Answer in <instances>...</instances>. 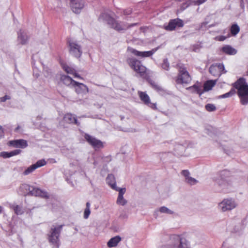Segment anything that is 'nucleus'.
<instances>
[{
  "instance_id": "obj_1",
  "label": "nucleus",
  "mask_w": 248,
  "mask_h": 248,
  "mask_svg": "<svg viewBox=\"0 0 248 248\" xmlns=\"http://www.w3.org/2000/svg\"><path fill=\"white\" fill-rule=\"evenodd\" d=\"M232 87L237 90L240 103L243 105L248 104V84L244 78H240L232 83Z\"/></svg>"
},
{
  "instance_id": "obj_2",
  "label": "nucleus",
  "mask_w": 248,
  "mask_h": 248,
  "mask_svg": "<svg viewBox=\"0 0 248 248\" xmlns=\"http://www.w3.org/2000/svg\"><path fill=\"white\" fill-rule=\"evenodd\" d=\"M170 241L169 244L162 245L158 248H191L189 242L182 236L173 235L170 237Z\"/></svg>"
},
{
  "instance_id": "obj_3",
  "label": "nucleus",
  "mask_w": 248,
  "mask_h": 248,
  "mask_svg": "<svg viewBox=\"0 0 248 248\" xmlns=\"http://www.w3.org/2000/svg\"><path fill=\"white\" fill-rule=\"evenodd\" d=\"M126 62L130 68L139 73L141 77L146 79H148L149 75L147 72V69L140 61L133 57H130L127 58Z\"/></svg>"
},
{
  "instance_id": "obj_4",
  "label": "nucleus",
  "mask_w": 248,
  "mask_h": 248,
  "mask_svg": "<svg viewBox=\"0 0 248 248\" xmlns=\"http://www.w3.org/2000/svg\"><path fill=\"white\" fill-rule=\"evenodd\" d=\"M177 66L179 68V73L176 78V82L179 84L189 83L191 80V78L186 68L182 64H178Z\"/></svg>"
},
{
  "instance_id": "obj_5",
  "label": "nucleus",
  "mask_w": 248,
  "mask_h": 248,
  "mask_svg": "<svg viewBox=\"0 0 248 248\" xmlns=\"http://www.w3.org/2000/svg\"><path fill=\"white\" fill-rule=\"evenodd\" d=\"M68 46L71 55L77 59L80 58L82 54V47L77 41L69 40L68 41Z\"/></svg>"
},
{
  "instance_id": "obj_6",
  "label": "nucleus",
  "mask_w": 248,
  "mask_h": 248,
  "mask_svg": "<svg viewBox=\"0 0 248 248\" xmlns=\"http://www.w3.org/2000/svg\"><path fill=\"white\" fill-rule=\"evenodd\" d=\"M63 225H60L57 227L51 228L50 231V234L48 235L49 242L53 245L59 246V237L62 230Z\"/></svg>"
},
{
  "instance_id": "obj_7",
  "label": "nucleus",
  "mask_w": 248,
  "mask_h": 248,
  "mask_svg": "<svg viewBox=\"0 0 248 248\" xmlns=\"http://www.w3.org/2000/svg\"><path fill=\"white\" fill-rule=\"evenodd\" d=\"M238 204L236 201L232 198L224 199L219 203L218 207L219 210L223 212L229 211L236 208Z\"/></svg>"
},
{
  "instance_id": "obj_8",
  "label": "nucleus",
  "mask_w": 248,
  "mask_h": 248,
  "mask_svg": "<svg viewBox=\"0 0 248 248\" xmlns=\"http://www.w3.org/2000/svg\"><path fill=\"white\" fill-rule=\"evenodd\" d=\"M110 20H111L109 21L110 24L109 25H110L112 28L118 31L126 30L128 28L138 25L139 24L138 23L128 24L125 22L117 21L114 18Z\"/></svg>"
},
{
  "instance_id": "obj_9",
  "label": "nucleus",
  "mask_w": 248,
  "mask_h": 248,
  "mask_svg": "<svg viewBox=\"0 0 248 248\" xmlns=\"http://www.w3.org/2000/svg\"><path fill=\"white\" fill-rule=\"evenodd\" d=\"M184 25V21L179 18L170 19L167 25L164 26V29L168 31H172L177 28H182Z\"/></svg>"
},
{
  "instance_id": "obj_10",
  "label": "nucleus",
  "mask_w": 248,
  "mask_h": 248,
  "mask_svg": "<svg viewBox=\"0 0 248 248\" xmlns=\"http://www.w3.org/2000/svg\"><path fill=\"white\" fill-rule=\"evenodd\" d=\"M84 137L87 142L94 149H97L103 147V143L100 140H97L93 136L86 133Z\"/></svg>"
},
{
  "instance_id": "obj_11",
  "label": "nucleus",
  "mask_w": 248,
  "mask_h": 248,
  "mask_svg": "<svg viewBox=\"0 0 248 248\" xmlns=\"http://www.w3.org/2000/svg\"><path fill=\"white\" fill-rule=\"evenodd\" d=\"M231 173L229 170H224L220 171L218 183L219 185H225L229 184L231 181Z\"/></svg>"
},
{
  "instance_id": "obj_12",
  "label": "nucleus",
  "mask_w": 248,
  "mask_h": 248,
  "mask_svg": "<svg viewBox=\"0 0 248 248\" xmlns=\"http://www.w3.org/2000/svg\"><path fill=\"white\" fill-rule=\"evenodd\" d=\"M158 48H155L148 51H139L133 48L128 47V50H129L135 56L141 57H149L153 55L155 51L157 50Z\"/></svg>"
},
{
  "instance_id": "obj_13",
  "label": "nucleus",
  "mask_w": 248,
  "mask_h": 248,
  "mask_svg": "<svg viewBox=\"0 0 248 248\" xmlns=\"http://www.w3.org/2000/svg\"><path fill=\"white\" fill-rule=\"evenodd\" d=\"M138 93L140 100L144 103V104L154 109H156L157 108L156 103H153L151 102L150 97L146 93L142 92H139Z\"/></svg>"
},
{
  "instance_id": "obj_14",
  "label": "nucleus",
  "mask_w": 248,
  "mask_h": 248,
  "mask_svg": "<svg viewBox=\"0 0 248 248\" xmlns=\"http://www.w3.org/2000/svg\"><path fill=\"white\" fill-rule=\"evenodd\" d=\"M46 164V162L45 159H41L37 161L35 164L31 165L29 167L24 171L23 174L25 175H27L32 172H33L36 169L42 167Z\"/></svg>"
},
{
  "instance_id": "obj_15",
  "label": "nucleus",
  "mask_w": 248,
  "mask_h": 248,
  "mask_svg": "<svg viewBox=\"0 0 248 248\" xmlns=\"http://www.w3.org/2000/svg\"><path fill=\"white\" fill-rule=\"evenodd\" d=\"M73 88L75 89L76 93L78 94H85L89 92V89L86 85L76 81L74 82Z\"/></svg>"
},
{
  "instance_id": "obj_16",
  "label": "nucleus",
  "mask_w": 248,
  "mask_h": 248,
  "mask_svg": "<svg viewBox=\"0 0 248 248\" xmlns=\"http://www.w3.org/2000/svg\"><path fill=\"white\" fill-rule=\"evenodd\" d=\"M70 2L72 10L77 14L79 13L84 6L83 0H70Z\"/></svg>"
},
{
  "instance_id": "obj_17",
  "label": "nucleus",
  "mask_w": 248,
  "mask_h": 248,
  "mask_svg": "<svg viewBox=\"0 0 248 248\" xmlns=\"http://www.w3.org/2000/svg\"><path fill=\"white\" fill-rule=\"evenodd\" d=\"M181 174L185 178V182L190 185H194L198 183V180L190 176L188 170H185L181 171Z\"/></svg>"
},
{
  "instance_id": "obj_18",
  "label": "nucleus",
  "mask_w": 248,
  "mask_h": 248,
  "mask_svg": "<svg viewBox=\"0 0 248 248\" xmlns=\"http://www.w3.org/2000/svg\"><path fill=\"white\" fill-rule=\"evenodd\" d=\"M64 122L70 124H75L78 126L80 125V123L78 121L76 116L71 113H67L63 117Z\"/></svg>"
},
{
  "instance_id": "obj_19",
  "label": "nucleus",
  "mask_w": 248,
  "mask_h": 248,
  "mask_svg": "<svg viewBox=\"0 0 248 248\" xmlns=\"http://www.w3.org/2000/svg\"><path fill=\"white\" fill-rule=\"evenodd\" d=\"M147 80L148 81L152 87L156 92H157L160 95H164L167 93L166 91L164 90L161 86L158 84L157 83L150 79L149 78Z\"/></svg>"
},
{
  "instance_id": "obj_20",
  "label": "nucleus",
  "mask_w": 248,
  "mask_h": 248,
  "mask_svg": "<svg viewBox=\"0 0 248 248\" xmlns=\"http://www.w3.org/2000/svg\"><path fill=\"white\" fill-rule=\"evenodd\" d=\"M17 42L22 45H26L28 41L29 37L27 33L20 30L17 33Z\"/></svg>"
},
{
  "instance_id": "obj_21",
  "label": "nucleus",
  "mask_w": 248,
  "mask_h": 248,
  "mask_svg": "<svg viewBox=\"0 0 248 248\" xmlns=\"http://www.w3.org/2000/svg\"><path fill=\"white\" fill-rule=\"evenodd\" d=\"M10 144L16 148H25L28 146L27 141L23 139L11 140L10 141Z\"/></svg>"
},
{
  "instance_id": "obj_22",
  "label": "nucleus",
  "mask_w": 248,
  "mask_h": 248,
  "mask_svg": "<svg viewBox=\"0 0 248 248\" xmlns=\"http://www.w3.org/2000/svg\"><path fill=\"white\" fill-rule=\"evenodd\" d=\"M31 188L32 186L26 184H23L20 186L18 192L19 194L21 195H30V191H31Z\"/></svg>"
},
{
  "instance_id": "obj_23",
  "label": "nucleus",
  "mask_w": 248,
  "mask_h": 248,
  "mask_svg": "<svg viewBox=\"0 0 248 248\" xmlns=\"http://www.w3.org/2000/svg\"><path fill=\"white\" fill-rule=\"evenodd\" d=\"M186 89L190 91L192 93H196L199 94L200 96L203 93V91L202 90V86L200 83L198 82L192 86L187 88Z\"/></svg>"
},
{
  "instance_id": "obj_24",
  "label": "nucleus",
  "mask_w": 248,
  "mask_h": 248,
  "mask_svg": "<svg viewBox=\"0 0 248 248\" xmlns=\"http://www.w3.org/2000/svg\"><path fill=\"white\" fill-rule=\"evenodd\" d=\"M60 80L64 85L70 87H73L74 82H76L69 76L64 75H61Z\"/></svg>"
},
{
  "instance_id": "obj_25",
  "label": "nucleus",
  "mask_w": 248,
  "mask_h": 248,
  "mask_svg": "<svg viewBox=\"0 0 248 248\" xmlns=\"http://www.w3.org/2000/svg\"><path fill=\"white\" fill-rule=\"evenodd\" d=\"M21 152L20 149H16L10 152H2L0 153V156L4 158H9L14 155H17Z\"/></svg>"
},
{
  "instance_id": "obj_26",
  "label": "nucleus",
  "mask_w": 248,
  "mask_h": 248,
  "mask_svg": "<svg viewBox=\"0 0 248 248\" xmlns=\"http://www.w3.org/2000/svg\"><path fill=\"white\" fill-rule=\"evenodd\" d=\"M222 51L227 55H233L236 54L237 50L230 45H225L221 48Z\"/></svg>"
},
{
  "instance_id": "obj_27",
  "label": "nucleus",
  "mask_w": 248,
  "mask_h": 248,
  "mask_svg": "<svg viewBox=\"0 0 248 248\" xmlns=\"http://www.w3.org/2000/svg\"><path fill=\"white\" fill-rule=\"evenodd\" d=\"M121 241V237L119 236H116L111 238L107 243V246L108 248L115 247Z\"/></svg>"
},
{
  "instance_id": "obj_28",
  "label": "nucleus",
  "mask_w": 248,
  "mask_h": 248,
  "mask_svg": "<svg viewBox=\"0 0 248 248\" xmlns=\"http://www.w3.org/2000/svg\"><path fill=\"white\" fill-rule=\"evenodd\" d=\"M216 80H209L206 81L203 85V92H207L212 90V88L215 85Z\"/></svg>"
},
{
  "instance_id": "obj_29",
  "label": "nucleus",
  "mask_w": 248,
  "mask_h": 248,
  "mask_svg": "<svg viewBox=\"0 0 248 248\" xmlns=\"http://www.w3.org/2000/svg\"><path fill=\"white\" fill-rule=\"evenodd\" d=\"M113 17H111L108 14L106 13H102L99 16L98 20L100 21H107V23L109 25L110 19H113Z\"/></svg>"
},
{
  "instance_id": "obj_30",
  "label": "nucleus",
  "mask_w": 248,
  "mask_h": 248,
  "mask_svg": "<svg viewBox=\"0 0 248 248\" xmlns=\"http://www.w3.org/2000/svg\"><path fill=\"white\" fill-rule=\"evenodd\" d=\"M10 208L13 209L16 215H21L23 213V211L20 206L15 204H11Z\"/></svg>"
},
{
  "instance_id": "obj_31",
  "label": "nucleus",
  "mask_w": 248,
  "mask_h": 248,
  "mask_svg": "<svg viewBox=\"0 0 248 248\" xmlns=\"http://www.w3.org/2000/svg\"><path fill=\"white\" fill-rule=\"evenodd\" d=\"M62 69L64 70L65 72L67 74L73 75L75 73V69L71 67H70L66 63H62Z\"/></svg>"
},
{
  "instance_id": "obj_32",
  "label": "nucleus",
  "mask_w": 248,
  "mask_h": 248,
  "mask_svg": "<svg viewBox=\"0 0 248 248\" xmlns=\"http://www.w3.org/2000/svg\"><path fill=\"white\" fill-rule=\"evenodd\" d=\"M112 188L116 191H119L118 196H123L126 191L125 188L118 187H117L116 184H113L112 185Z\"/></svg>"
},
{
  "instance_id": "obj_33",
  "label": "nucleus",
  "mask_w": 248,
  "mask_h": 248,
  "mask_svg": "<svg viewBox=\"0 0 248 248\" xmlns=\"http://www.w3.org/2000/svg\"><path fill=\"white\" fill-rule=\"evenodd\" d=\"M209 72L214 76H220L221 73H219L218 71L217 70V66L214 64H212L209 68Z\"/></svg>"
},
{
  "instance_id": "obj_34",
  "label": "nucleus",
  "mask_w": 248,
  "mask_h": 248,
  "mask_svg": "<svg viewBox=\"0 0 248 248\" xmlns=\"http://www.w3.org/2000/svg\"><path fill=\"white\" fill-rule=\"evenodd\" d=\"M231 32L233 36H235L240 31L239 27L236 24H232L230 29Z\"/></svg>"
},
{
  "instance_id": "obj_35",
  "label": "nucleus",
  "mask_w": 248,
  "mask_h": 248,
  "mask_svg": "<svg viewBox=\"0 0 248 248\" xmlns=\"http://www.w3.org/2000/svg\"><path fill=\"white\" fill-rule=\"evenodd\" d=\"M106 181H107V183L109 186H110L111 188H112V185L113 184H116L115 177H114V175L112 174H108V175L106 178Z\"/></svg>"
},
{
  "instance_id": "obj_36",
  "label": "nucleus",
  "mask_w": 248,
  "mask_h": 248,
  "mask_svg": "<svg viewBox=\"0 0 248 248\" xmlns=\"http://www.w3.org/2000/svg\"><path fill=\"white\" fill-rule=\"evenodd\" d=\"M41 190L39 188L32 186L31 191H30V195L40 197Z\"/></svg>"
},
{
  "instance_id": "obj_37",
  "label": "nucleus",
  "mask_w": 248,
  "mask_h": 248,
  "mask_svg": "<svg viewBox=\"0 0 248 248\" xmlns=\"http://www.w3.org/2000/svg\"><path fill=\"white\" fill-rule=\"evenodd\" d=\"M90 205L91 204L89 202H86V208L84 212V218L85 219H87L89 217V216L91 213Z\"/></svg>"
},
{
  "instance_id": "obj_38",
  "label": "nucleus",
  "mask_w": 248,
  "mask_h": 248,
  "mask_svg": "<svg viewBox=\"0 0 248 248\" xmlns=\"http://www.w3.org/2000/svg\"><path fill=\"white\" fill-rule=\"evenodd\" d=\"M235 93H236L235 90L234 89L232 88L231 89V90L229 92L219 96V98H225L230 97L232 96L233 95H234Z\"/></svg>"
},
{
  "instance_id": "obj_39",
  "label": "nucleus",
  "mask_w": 248,
  "mask_h": 248,
  "mask_svg": "<svg viewBox=\"0 0 248 248\" xmlns=\"http://www.w3.org/2000/svg\"><path fill=\"white\" fill-rule=\"evenodd\" d=\"M116 202L119 205L124 206L127 203V201L123 196H118Z\"/></svg>"
},
{
  "instance_id": "obj_40",
  "label": "nucleus",
  "mask_w": 248,
  "mask_h": 248,
  "mask_svg": "<svg viewBox=\"0 0 248 248\" xmlns=\"http://www.w3.org/2000/svg\"><path fill=\"white\" fill-rule=\"evenodd\" d=\"M159 211L162 213H166L167 214H173V212L166 206H162L159 209Z\"/></svg>"
},
{
  "instance_id": "obj_41",
  "label": "nucleus",
  "mask_w": 248,
  "mask_h": 248,
  "mask_svg": "<svg viewBox=\"0 0 248 248\" xmlns=\"http://www.w3.org/2000/svg\"><path fill=\"white\" fill-rule=\"evenodd\" d=\"M162 68L168 71L170 68V63L167 59H165L163 61V62L161 64Z\"/></svg>"
},
{
  "instance_id": "obj_42",
  "label": "nucleus",
  "mask_w": 248,
  "mask_h": 248,
  "mask_svg": "<svg viewBox=\"0 0 248 248\" xmlns=\"http://www.w3.org/2000/svg\"><path fill=\"white\" fill-rule=\"evenodd\" d=\"M205 108L209 112L214 111L216 110V106L213 104H207L205 105Z\"/></svg>"
},
{
  "instance_id": "obj_43",
  "label": "nucleus",
  "mask_w": 248,
  "mask_h": 248,
  "mask_svg": "<svg viewBox=\"0 0 248 248\" xmlns=\"http://www.w3.org/2000/svg\"><path fill=\"white\" fill-rule=\"evenodd\" d=\"M217 67V70L218 71L219 73H221V72H223L224 73H226V71L225 70V67L222 63H216L214 64Z\"/></svg>"
},
{
  "instance_id": "obj_44",
  "label": "nucleus",
  "mask_w": 248,
  "mask_h": 248,
  "mask_svg": "<svg viewBox=\"0 0 248 248\" xmlns=\"http://www.w3.org/2000/svg\"><path fill=\"white\" fill-rule=\"evenodd\" d=\"M189 5V2H188V0H186V2H183V3L181 4L180 6V10L181 11H184L186 9Z\"/></svg>"
},
{
  "instance_id": "obj_45",
  "label": "nucleus",
  "mask_w": 248,
  "mask_h": 248,
  "mask_svg": "<svg viewBox=\"0 0 248 248\" xmlns=\"http://www.w3.org/2000/svg\"><path fill=\"white\" fill-rule=\"evenodd\" d=\"M41 193L40 197L46 199L49 198V194L46 191L41 190Z\"/></svg>"
},
{
  "instance_id": "obj_46",
  "label": "nucleus",
  "mask_w": 248,
  "mask_h": 248,
  "mask_svg": "<svg viewBox=\"0 0 248 248\" xmlns=\"http://www.w3.org/2000/svg\"><path fill=\"white\" fill-rule=\"evenodd\" d=\"M11 99V97L9 95H5L3 97H0V101L1 102H4L7 100H9Z\"/></svg>"
},
{
  "instance_id": "obj_47",
  "label": "nucleus",
  "mask_w": 248,
  "mask_h": 248,
  "mask_svg": "<svg viewBox=\"0 0 248 248\" xmlns=\"http://www.w3.org/2000/svg\"><path fill=\"white\" fill-rule=\"evenodd\" d=\"M4 136V129L1 125H0V139L3 138Z\"/></svg>"
},
{
  "instance_id": "obj_48",
  "label": "nucleus",
  "mask_w": 248,
  "mask_h": 248,
  "mask_svg": "<svg viewBox=\"0 0 248 248\" xmlns=\"http://www.w3.org/2000/svg\"><path fill=\"white\" fill-rule=\"evenodd\" d=\"M227 38V37L226 36H223V35H220V36H217L216 37V38L217 39V40L219 41H224L226 38Z\"/></svg>"
},
{
  "instance_id": "obj_49",
  "label": "nucleus",
  "mask_w": 248,
  "mask_h": 248,
  "mask_svg": "<svg viewBox=\"0 0 248 248\" xmlns=\"http://www.w3.org/2000/svg\"><path fill=\"white\" fill-rule=\"evenodd\" d=\"M132 13V10L131 9H126L124 11V14L125 15H129Z\"/></svg>"
},
{
  "instance_id": "obj_50",
  "label": "nucleus",
  "mask_w": 248,
  "mask_h": 248,
  "mask_svg": "<svg viewBox=\"0 0 248 248\" xmlns=\"http://www.w3.org/2000/svg\"><path fill=\"white\" fill-rule=\"evenodd\" d=\"M207 0H197V5H200L205 2Z\"/></svg>"
},
{
  "instance_id": "obj_51",
  "label": "nucleus",
  "mask_w": 248,
  "mask_h": 248,
  "mask_svg": "<svg viewBox=\"0 0 248 248\" xmlns=\"http://www.w3.org/2000/svg\"><path fill=\"white\" fill-rule=\"evenodd\" d=\"M189 2V5L193 4L195 5H197V0H188Z\"/></svg>"
},
{
  "instance_id": "obj_52",
  "label": "nucleus",
  "mask_w": 248,
  "mask_h": 248,
  "mask_svg": "<svg viewBox=\"0 0 248 248\" xmlns=\"http://www.w3.org/2000/svg\"><path fill=\"white\" fill-rule=\"evenodd\" d=\"M175 150L180 149L183 151L184 149V147L183 146H182L181 145H178L176 146V147H175Z\"/></svg>"
},
{
  "instance_id": "obj_53",
  "label": "nucleus",
  "mask_w": 248,
  "mask_h": 248,
  "mask_svg": "<svg viewBox=\"0 0 248 248\" xmlns=\"http://www.w3.org/2000/svg\"><path fill=\"white\" fill-rule=\"evenodd\" d=\"M73 75L74 76V77H76V78H80V79H81V78H82L81 77L79 74H77V73H76V71H75V73H74V74H73Z\"/></svg>"
},
{
  "instance_id": "obj_54",
  "label": "nucleus",
  "mask_w": 248,
  "mask_h": 248,
  "mask_svg": "<svg viewBox=\"0 0 248 248\" xmlns=\"http://www.w3.org/2000/svg\"><path fill=\"white\" fill-rule=\"evenodd\" d=\"M222 248H233L232 247L227 248V244L225 242H223L222 246Z\"/></svg>"
},
{
  "instance_id": "obj_55",
  "label": "nucleus",
  "mask_w": 248,
  "mask_h": 248,
  "mask_svg": "<svg viewBox=\"0 0 248 248\" xmlns=\"http://www.w3.org/2000/svg\"><path fill=\"white\" fill-rule=\"evenodd\" d=\"M19 128H20V126H17V127L16 128V129H15V131L16 132H17V131L18 130V129H19Z\"/></svg>"
},
{
  "instance_id": "obj_56",
  "label": "nucleus",
  "mask_w": 248,
  "mask_h": 248,
  "mask_svg": "<svg viewBox=\"0 0 248 248\" xmlns=\"http://www.w3.org/2000/svg\"><path fill=\"white\" fill-rule=\"evenodd\" d=\"M3 207L1 206H0V213H1L2 211Z\"/></svg>"
},
{
  "instance_id": "obj_57",
  "label": "nucleus",
  "mask_w": 248,
  "mask_h": 248,
  "mask_svg": "<svg viewBox=\"0 0 248 248\" xmlns=\"http://www.w3.org/2000/svg\"><path fill=\"white\" fill-rule=\"evenodd\" d=\"M241 6L242 7V8H244V4L241 3Z\"/></svg>"
},
{
  "instance_id": "obj_58",
  "label": "nucleus",
  "mask_w": 248,
  "mask_h": 248,
  "mask_svg": "<svg viewBox=\"0 0 248 248\" xmlns=\"http://www.w3.org/2000/svg\"><path fill=\"white\" fill-rule=\"evenodd\" d=\"M39 74H36V77L37 78H38V77H39Z\"/></svg>"
},
{
  "instance_id": "obj_59",
  "label": "nucleus",
  "mask_w": 248,
  "mask_h": 248,
  "mask_svg": "<svg viewBox=\"0 0 248 248\" xmlns=\"http://www.w3.org/2000/svg\"><path fill=\"white\" fill-rule=\"evenodd\" d=\"M242 1H243V0H241Z\"/></svg>"
}]
</instances>
